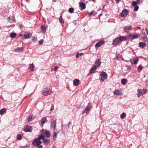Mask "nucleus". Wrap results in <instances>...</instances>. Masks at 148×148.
Here are the masks:
<instances>
[{
  "label": "nucleus",
  "instance_id": "51",
  "mask_svg": "<svg viewBox=\"0 0 148 148\" xmlns=\"http://www.w3.org/2000/svg\"><path fill=\"white\" fill-rule=\"evenodd\" d=\"M104 42L103 40H102V45L103 44V43Z\"/></svg>",
  "mask_w": 148,
  "mask_h": 148
},
{
  "label": "nucleus",
  "instance_id": "24",
  "mask_svg": "<svg viewBox=\"0 0 148 148\" xmlns=\"http://www.w3.org/2000/svg\"><path fill=\"white\" fill-rule=\"evenodd\" d=\"M45 137V135H42V134H41L39 135L38 138H36V139H38L39 140H43L44 139Z\"/></svg>",
  "mask_w": 148,
  "mask_h": 148
},
{
  "label": "nucleus",
  "instance_id": "35",
  "mask_svg": "<svg viewBox=\"0 0 148 148\" xmlns=\"http://www.w3.org/2000/svg\"><path fill=\"white\" fill-rule=\"evenodd\" d=\"M41 28V29L43 32H44L45 31L46 28L45 26L44 25H42Z\"/></svg>",
  "mask_w": 148,
  "mask_h": 148
},
{
  "label": "nucleus",
  "instance_id": "56",
  "mask_svg": "<svg viewBox=\"0 0 148 148\" xmlns=\"http://www.w3.org/2000/svg\"><path fill=\"white\" fill-rule=\"evenodd\" d=\"M104 6H105V5H103V8L104 7Z\"/></svg>",
  "mask_w": 148,
  "mask_h": 148
},
{
  "label": "nucleus",
  "instance_id": "45",
  "mask_svg": "<svg viewBox=\"0 0 148 148\" xmlns=\"http://www.w3.org/2000/svg\"><path fill=\"white\" fill-rule=\"evenodd\" d=\"M58 69V66L56 67L54 69V70L55 71H56Z\"/></svg>",
  "mask_w": 148,
  "mask_h": 148
},
{
  "label": "nucleus",
  "instance_id": "37",
  "mask_svg": "<svg viewBox=\"0 0 148 148\" xmlns=\"http://www.w3.org/2000/svg\"><path fill=\"white\" fill-rule=\"evenodd\" d=\"M17 138L18 140H21L22 139L21 135V134L18 135L17 136Z\"/></svg>",
  "mask_w": 148,
  "mask_h": 148
},
{
  "label": "nucleus",
  "instance_id": "47",
  "mask_svg": "<svg viewBox=\"0 0 148 148\" xmlns=\"http://www.w3.org/2000/svg\"><path fill=\"white\" fill-rule=\"evenodd\" d=\"M141 94L139 93H138V94H137V95L138 96V97H139L140 96Z\"/></svg>",
  "mask_w": 148,
  "mask_h": 148
},
{
  "label": "nucleus",
  "instance_id": "7",
  "mask_svg": "<svg viewBox=\"0 0 148 148\" xmlns=\"http://www.w3.org/2000/svg\"><path fill=\"white\" fill-rule=\"evenodd\" d=\"M124 30V32H128L129 31L132 29V27L131 25L129 26H125L123 28Z\"/></svg>",
  "mask_w": 148,
  "mask_h": 148
},
{
  "label": "nucleus",
  "instance_id": "53",
  "mask_svg": "<svg viewBox=\"0 0 148 148\" xmlns=\"http://www.w3.org/2000/svg\"><path fill=\"white\" fill-rule=\"evenodd\" d=\"M71 123L70 122L69 123V124H71Z\"/></svg>",
  "mask_w": 148,
  "mask_h": 148
},
{
  "label": "nucleus",
  "instance_id": "22",
  "mask_svg": "<svg viewBox=\"0 0 148 148\" xmlns=\"http://www.w3.org/2000/svg\"><path fill=\"white\" fill-rule=\"evenodd\" d=\"M6 110L5 108H3L0 110V114L1 115H3L6 112Z\"/></svg>",
  "mask_w": 148,
  "mask_h": 148
},
{
  "label": "nucleus",
  "instance_id": "38",
  "mask_svg": "<svg viewBox=\"0 0 148 148\" xmlns=\"http://www.w3.org/2000/svg\"><path fill=\"white\" fill-rule=\"evenodd\" d=\"M32 119V117L30 115L28 116L27 118V120L28 122L31 121Z\"/></svg>",
  "mask_w": 148,
  "mask_h": 148
},
{
  "label": "nucleus",
  "instance_id": "46",
  "mask_svg": "<svg viewBox=\"0 0 148 148\" xmlns=\"http://www.w3.org/2000/svg\"><path fill=\"white\" fill-rule=\"evenodd\" d=\"M100 75L101 76V77L100 78V80L101 81H102V72H101L100 74Z\"/></svg>",
  "mask_w": 148,
  "mask_h": 148
},
{
  "label": "nucleus",
  "instance_id": "14",
  "mask_svg": "<svg viewBox=\"0 0 148 148\" xmlns=\"http://www.w3.org/2000/svg\"><path fill=\"white\" fill-rule=\"evenodd\" d=\"M32 127L30 126L26 125V127L24 128V131L27 132H30L31 131Z\"/></svg>",
  "mask_w": 148,
  "mask_h": 148
},
{
  "label": "nucleus",
  "instance_id": "8",
  "mask_svg": "<svg viewBox=\"0 0 148 148\" xmlns=\"http://www.w3.org/2000/svg\"><path fill=\"white\" fill-rule=\"evenodd\" d=\"M128 13V10L126 9H124L121 13V16L123 17L127 16Z\"/></svg>",
  "mask_w": 148,
  "mask_h": 148
},
{
  "label": "nucleus",
  "instance_id": "21",
  "mask_svg": "<svg viewBox=\"0 0 148 148\" xmlns=\"http://www.w3.org/2000/svg\"><path fill=\"white\" fill-rule=\"evenodd\" d=\"M32 34L30 33L25 34L24 35V37L25 38L27 39L31 37Z\"/></svg>",
  "mask_w": 148,
  "mask_h": 148
},
{
  "label": "nucleus",
  "instance_id": "6",
  "mask_svg": "<svg viewBox=\"0 0 148 148\" xmlns=\"http://www.w3.org/2000/svg\"><path fill=\"white\" fill-rule=\"evenodd\" d=\"M41 131L44 134V135H45V137H49L50 136V133L49 131H44L43 130H41Z\"/></svg>",
  "mask_w": 148,
  "mask_h": 148
},
{
  "label": "nucleus",
  "instance_id": "55",
  "mask_svg": "<svg viewBox=\"0 0 148 148\" xmlns=\"http://www.w3.org/2000/svg\"><path fill=\"white\" fill-rule=\"evenodd\" d=\"M53 70V69H51V71H52Z\"/></svg>",
  "mask_w": 148,
  "mask_h": 148
},
{
  "label": "nucleus",
  "instance_id": "36",
  "mask_svg": "<svg viewBox=\"0 0 148 148\" xmlns=\"http://www.w3.org/2000/svg\"><path fill=\"white\" fill-rule=\"evenodd\" d=\"M57 133H56V132H54V134L53 135V138L54 140H56V138L57 137Z\"/></svg>",
  "mask_w": 148,
  "mask_h": 148
},
{
  "label": "nucleus",
  "instance_id": "34",
  "mask_svg": "<svg viewBox=\"0 0 148 148\" xmlns=\"http://www.w3.org/2000/svg\"><path fill=\"white\" fill-rule=\"evenodd\" d=\"M126 116V114L125 113H123L121 115L120 117L122 119H123Z\"/></svg>",
  "mask_w": 148,
  "mask_h": 148
},
{
  "label": "nucleus",
  "instance_id": "13",
  "mask_svg": "<svg viewBox=\"0 0 148 148\" xmlns=\"http://www.w3.org/2000/svg\"><path fill=\"white\" fill-rule=\"evenodd\" d=\"M95 66H93L92 67L91 69L89 71V73L92 74L95 73V70L97 68Z\"/></svg>",
  "mask_w": 148,
  "mask_h": 148
},
{
  "label": "nucleus",
  "instance_id": "50",
  "mask_svg": "<svg viewBox=\"0 0 148 148\" xmlns=\"http://www.w3.org/2000/svg\"><path fill=\"white\" fill-rule=\"evenodd\" d=\"M101 15H102V14H100L99 16V17H100Z\"/></svg>",
  "mask_w": 148,
  "mask_h": 148
},
{
  "label": "nucleus",
  "instance_id": "18",
  "mask_svg": "<svg viewBox=\"0 0 148 148\" xmlns=\"http://www.w3.org/2000/svg\"><path fill=\"white\" fill-rule=\"evenodd\" d=\"M114 94L118 95H122V93L118 89L115 90L114 92Z\"/></svg>",
  "mask_w": 148,
  "mask_h": 148
},
{
  "label": "nucleus",
  "instance_id": "5",
  "mask_svg": "<svg viewBox=\"0 0 148 148\" xmlns=\"http://www.w3.org/2000/svg\"><path fill=\"white\" fill-rule=\"evenodd\" d=\"M141 37L143 39L145 42H147L148 41V38L145 32H142L141 33Z\"/></svg>",
  "mask_w": 148,
  "mask_h": 148
},
{
  "label": "nucleus",
  "instance_id": "15",
  "mask_svg": "<svg viewBox=\"0 0 148 148\" xmlns=\"http://www.w3.org/2000/svg\"><path fill=\"white\" fill-rule=\"evenodd\" d=\"M108 75L105 72H102V82L107 79Z\"/></svg>",
  "mask_w": 148,
  "mask_h": 148
},
{
  "label": "nucleus",
  "instance_id": "17",
  "mask_svg": "<svg viewBox=\"0 0 148 148\" xmlns=\"http://www.w3.org/2000/svg\"><path fill=\"white\" fill-rule=\"evenodd\" d=\"M101 63V62H100L99 59H98L96 61L94 66H95L97 68L99 66Z\"/></svg>",
  "mask_w": 148,
  "mask_h": 148
},
{
  "label": "nucleus",
  "instance_id": "52",
  "mask_svg": "<svg viewBox=\"0 0 148 148\" xmlns=\"http://www.w3.org/2000/svg\"><path fill=\"white\" fill-rule=\"evenodd\" d=\"M83 55V53H80V56H81V55Z\"/></svg>",
  "mask_w": 148,
  "mask_h": 148
},
{
  "label": "nucleus",
  "instance_id": "23",
  "mask_svg": "<svg viewBox=\"0 0 148 148\" xmlns=\"http://www.w3.org/2000/svg\"><path fill=\"white\" fill-rule=\"evenodd\" d=\"M43 142L45 144H49L50 142V140H49L44 138L43 139Z\"/></svg>",
  "mask_w": 148,
  "mask_h": 148
},
{
  "label": "nucleus",
  "instance_id": "16",
  "mask_svg": "<svg viewBox=\"0 0 148 148\" xmlns=\"http://www.w3.org/2000/svg\"><path fill=\"white\" fill-rule=\"evenodd\" d=\"M79 83V81L77 79H75L73 81V84L75 86H78Z\"/></svg>",
  "mask_w": 148,
  "mask_h": 148
},
{
  "label": "nucleus",
  "instance_id": "43",
  "mask_svg": "<svg viewBox=\"0 0 148 148\" xmlns=\"http://www.w3.org/2000/svg\"><path fill=\"white\" fill-rule=\"evenodd\" d=\"M94 12L92 11L88 15L89 16H91L93 13Z\"/></svg>",
  "mask_w": 148,
  "mask_h": 148
},
{
  "label": "nucleus",
  "instance_id": "39",
  "mask_svg": "<svg viewBox=\"0 0 148 148\" xmlns=\"http://www.w3.org/2000/svg\"><path fill=\"white\" fill-rule=\"evenodd\" d=\"M138 3L137 2L133 1L132 2V5L134 6H135L137 5H136Z\"/></svg>",
  "mask_w": 148,
  "mask_h": 148
},
{
  "label": "nucleus",
  "instance_id": "28",
  "mask_svg": "<svg viewBox=\"0 0 148 148\" xmlns=\"http://www.w3.org/2000/svg\"><path fill=\"white\" fill-rule=\"evenodd\" d=\"M59 20L60 22L61 23H64V21L62 18V15L60 16V17L59 18Z\"/></svg>",
  "mask_w": 148,
  "mask_h": 148
},
{
  "label": "nucleus",
  "instance_id": "29",
  "mask_svg": "<svg viewBox=\"0 0 148 148\" xmlns=\"http://www.w3.org/2000/svg\"><path fill=\"white\" fill-rule=\"evenodd\" d=\"M29 67L30 69V70L32 71L34 70V65L33 64H30Z\"/></svg>",
  "mask_w": 148,
  "mask_h": 148
},
{
  "label": "nucleus",
  "instance_id": "11",
  "mask_svg": "<svg viewBox=\"0 0 148 148\" xmlns=\"http://www.w3.org/2000/svg\"><path fill=\"white\" fill-rule=\"evenodd\" d=\"M56 123L55 120H53L51 122V128L54 130L56 129Z\"/></svg>",
  "mask_w": 148,
  "mask_h": 148
},
{
  "label": "nucleus",
  "instance_id": "49",
  "mask_svg": "<svg viewBox=\"0 0 148 148\" xmlns=\"http://www.w3.org/2000/svg\"><path fill=\"white\" fill-rule=\"evenodd\" d=\"M141 0H137V2L138 3H139Z\"/></svg>",
  "mask_w": 148,
  "mask_h": 148
},
{
  "label": "nucleus",
  "instance_id": "20",
  "mask_svg": "<svg viewBox=\"0 0 148 148\" xmlns=\"http://www.w3.org/2000/svg\"><path fill=\"white\" fill-rule=\"evenodd\" d=\"M146 45V44L145 43L142 42H140L139 44V46L142 48L144 47Z\"/></svg>",
  "mask_w": 148,
  "mask_h": 148
},
{
  "label": "nucleus",
  "instance_id": "3",
  "mask_svg": "<svg viewBox=\"0 0 148 148\" xmlns=\"http://www.w3.org/2000/svg\"><path fill=\"white\" fill-rule=\"evenodd\" d=\"M140 36V35L138 34H134L130 35L128 36V38L130 39H134L137 38Z\"/></svg>",
  "mask_w": 148,
  "mask_h": 148
},
{
  "label": "nucleus",
  "instance_id": "10",
  "mask_svg": "<svg viewBox=\"0 0 148 148\" xmlns=\"http://www.w3.org/2000/svg\"><path fill=\"white\" fill-rule=\"evenodd\" d=\"M79 7L81 8V10H82L85 9L86 8V4L82 2H80L79 3Z\"/></svg>",
  "mask_w": 148,
  "mask_h": 148
},
{
  "label": "nucleus",
  "instance_id": "54",
  "mask_svg": "<svg viewBox=\"0 0 148 148\" xmlns=\"http://www.w3.org/2000/svg\"><path fill=\"white\" fill-rule=\"evenodd\" d=\"M116 1H119L120 0H115Z\"/></svg>",
  "mask_w": 148,
  "mask_h": 148
},
{
  "label": "nucleus",
  "instance_id": "26",
  "mask_svg": "<svg viewBox=\"0 0 148 148\" xmlns=\"http://www.w3.org/2000/svg\"><path fill=\"white\" fill-rule=\"evenodd\" d=\"M102 45V41L98 42L97 43H96L95 45V47H98Z\"/></svg>",
  "mask_w": 148,
  "mask_h": 148
},
{
  "label": "nucleus",
  "instance_id": "30",
  "mask_svg": "<svg viewBox=\"0 0 148 148\" xmlns=\"http://www.w3.org/2000/svg\"><path fill=\"white\" fill-rule=\"evenodd\" d=\"M23 50V49L22 47H18L15 49V51L17 52L21 51H22Z\"/></svg>",
  "mask_w": 148,
  "mask_h": 148
},
{
  "label": "nucleus",
  "instance_id": "42",
  "mask_svg": "<svg viewBox=\"0 0 148 148\" xmlns=\"http://www.w3.org/2000/svg\"><path fill=\"white\" fill-rule=\"evenodd\" d=\"M32 40L33 42H35L36 40V38L35 37H33L32 38Z\"/></svg>",
  "mask_w": 148,
  "mask_h": 148
},
{
  "label": "nucleus",
  "instance_id": "25",
  "mask_svg": "<svg viewBox=\"0 0 148 148\" xmlns=\"http://www.w3.org/2000/svg\"><path fill=\"white\" fill-rule=\"evenodd\" d=\"M138 60V59L137 58H136L135 60H134L133 61L132 60H131L130 62L132 64H136L137 63Z\"/></svg>",
  "mask_w": 148,
  "mask_h": 148
},
{
  "label": "nucleus",
  "instance_id": "4",
  "mask_svg": "<svg viewBox=\"0 0 148 148\" xmlns=\"http://www.w3.org/2000/svg\"><path fill=\"white\" fill-rule=\"evenodd\" d=\"M42 143V142L39 140L35 138L32 143L33 145L34 146L38 145H40Z\"/></svg>",
  "mask_w": 148,
  "mask_h": 148
},
{
  "label": "nucleus",
  "instance_id": "31",
  "mask_svg": "<svg viewBox=\"0 0 148 148\" xmlns=\"http://www.w3.org/2000/svg\"><path fill=\"white\" fill-rule=\"evenodd\" d=\"M142 66L141 65H139L137 68V70L138 72H140L142 69Z\"/></svg>",
  "mask_w": 148,
  "mask_h": 148
},
{
  "label": "nucleus",
  "instance_id": "1",
  "mask_svg": "<svg viewBox=\"0 0 148 148\" xmlns=\"http://www.w3.org/2000/svg\"><path fill=\"white\" fill-rule=\"evenodd\" d=\"M127 39V37L126 36H120L115 38L113 41V44L114 45L116 46L118 45L120 42H121L122 41Z\"/></svg>",
  "mask_w": 148,
  "mask_h": 148
},
{
  "label": "nucleus",
  "instance_id": "32",
  "mask_svg": "<svg viewBox=\"0 0 148 148\" xmlns=\"http://www.w3.org/2000/svg\"><path fill=\"white\" fill-rule=\"evenodd\" d=\"M74 10V9L73 8H70L69 9V12L71 13H73V11Z\"/></svg>",
  "mask_w": 148,
  "mask_h": 148
},
{
  "label": "nucleus",
  "instance_id": "41",
  "mask_svg": "<svg viewBox=\"0 0 148 148\" xmlns=\"http://www.w3.org/2000/svg\"><path fill=\"white\" fill-rule=\"evenodd\" d=\"M43 40L42 39H41L39 41V44L40 45H41L43 44Z\"/></svg>",
  "mask_w": 148,
  "mask_h": 148
},
{
  "label": "nucleus",
  "instance_id": "48",
  "mask_svg": "<svg viewBox=\"0 0 148 148\" xmlns=\"http://www.w3.org/2000/svg\"><path fill=\"white\" fill-rule=\"evenodd\" d=\"M76 58H78L79 57V54H77L76 56Z\"/></svg>",
  "mask_w": 148,
  "mask_h": 148
},
{
  "label": "nucleus",
  "instance_id": "9",
  "mask_svg": "<svg viewBox=\"0 0 148 148\" xmlns=\"http://www.w3.org/2000/svg\"><path fill=\"white\" fill-rule=\"evenodd\" d=\"M91 107L90 105V103H88V105L86 107L84 110V112H86V114H88Z\"/></svg>",
  "mask_w": 148,
  "mask_h": 148
},
{
  "label": "nucleus",
  "instance_id": "12",
  "mask_svg": "<svg viewBox=\"0 0 148 148\" xmlns=\"http://www.w3.org/2000/svg\"><path fill=\"white\" fill-rule=\"evenodd\" d=\"M147 89H138V92L140 93L141 94H144L147 91Z\"/></svg>",
  "mask_w": 148,
  "mask_h": 148
},
{
  "label": "nucleus",
  "instance_id": "33",
  "mask_svg": "<svg viewBox=\"0 0 148 148\" xmlns=\"http://www.w3.org/2000/svg\"><path fill=\"white\" fill-rule=\"evenodd\" d=\"M126 79H123L121 81V83L122 84L124 85L126 84Z\"/></svg>",
  "mask_w": 148,
  "mask_h": 148
},
{
  "label": "nucleus",
  "instance_id": "57",
  "mask_svg": "<svg viewBox=\"0 0 148 148\" xmlns=\"http://www.w3.org/2000/svg\"><path fill=\"white\" fill-rule=\"evenodd\" d=\"M84 112L83 114H84Z\"/></svg>",
  "mask_w": 148,
  "mask_h": 148
},
{
  "label": "nucleus",
  "instance_id": "44",
  "mask_svg": "<svg viewBox=\"0 0 148 148\" xmlns=\"http://www.w3.org/2000/svg\"><path fill=\"white\" fill-rule=\"evenodd\" d=\"M38 148H42V146L40 145H38Z\"/></svg>",
  "mask_w": 148,
  "mask_h": 148
},
{
  "label": "nucleus",
  "instance_id": "27",
  "mask_svg": "<svg viewBox=\"0 0 148 148\" xmlns=\"http://www.w3.org/2000/svg\"><path fill=\"white\" fill-rule=\"evenodd\" d=\"M16 34L15 33H12L10 34V37L12 38H14L16 37Z\"/></svg>",
  "mask_w": 148,
  "mask_h": 148
},
{
  "label": "nucleus",
  "instance_id": "2",
  "mask_svg": "<svg viewBox=\"0 0 148 148\" xmlns=\"http://www.w3.org/2000/svg\"><path fill=\"white\" fill-rule=\"evenodd\" d=\"M49 89L47 88H45L42 90V94L44 96H47L49 94Z\"/></svg>",
  "mask_w": 148,
  "mask_h": 148
},
{
  "label": "nucleus",
  "instance_id": "40",
  "mask_svg": "<svg viewBox=\"0 0 148 148\" xmlns=\"http://www.w3.org/2000/svg\"><path fill=\"white\" fill-rule=\"evenodd\" d=\"M139 8V7L138 5H136L134 6V10L135 11H137L138 10V9Z\"/></svg>",
  "mask_w": 148,
  "mask_h": 148
},
{
  "label": "nucleus",
  "instance_id": "19",
  "mask_svg": "<svg viewBox=\"0 0 148 148\" xmlns=\"http://www.w3.org/2000/svg\"><path fill=\"white\" fill-rule=\"evenodd\" d=\"M47 118L46 117L42 118L41 119V124L43 125L47 121Z\"/></svg>",
  "mask_w": 148,
  "mask_h": 148
}]
</instances>
